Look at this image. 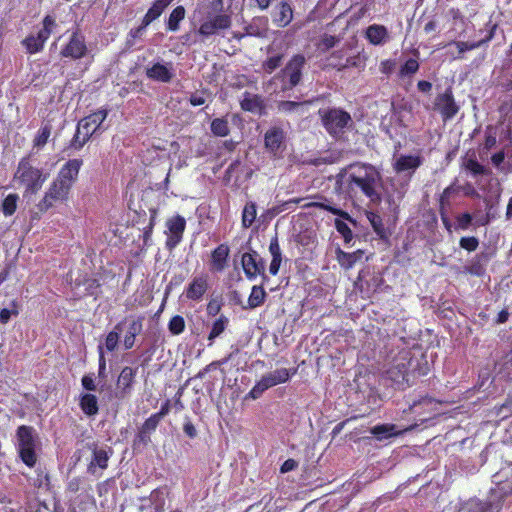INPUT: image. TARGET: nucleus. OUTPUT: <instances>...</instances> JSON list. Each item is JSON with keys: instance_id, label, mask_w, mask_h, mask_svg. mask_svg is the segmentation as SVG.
<instances>
[{"instance_id": "nucleus-26", "label": "nucleus", "mask_w": 512, "mask_h": 512, "mask_svg": "<svg viewBox=\"0 0 512 512\" xmlns=\"http://www.w3.org/2000/svg\"><path fill=\"white\" fill-rule=\"evenodd\" d=\"M229 257V247L226 244L218 245L211 253L210 270L222 272L226 266Z\"/></svg>"}, {"instance_id": "nucleus-6", "label": "nucleus", "mask_w": 512, "mask_h": 512, "mask_svg": "<svg viewBox=\"0 0 512 512\" xmlns=\"http://www.w3.org/2000/svg\"><path fill=\"white\" fill-rule=\"evenodd\" d=\"M210 8L217 14L207 16L198 29V33L202 36L208 37L216 34L218 31L227 30L232 25V17L229 13L223 12L224 1L212 0Z\"/></svg>"}, {"instance_id": "nucleus-55", "label": "nucleus", "mask_w": 512, "mask_h": 512, "mask_svg": "<svg viewBox=\"0 0 512 512\" xmlns=\"http://www.w3.org/2000/svg\"><path fill=\"white\" fill-rule=\"evenodd\" d=\"M100 287L101 284L97 279H88L86 281V291L87 294L90 296H94L95 298H97V296L100 293Z\"/></svg>"}, {"instance_id": "nucleus-34", "label": "nucleus", "mask_w": 512, "mask_h": 512, "mask_svg": "<svg viewBox=\"0 0 512 512\" xmlns=\"http://www.w3.org/2000/svg\"><path fill=\"white\" fill-rule=\"evenodd\" d=\"M172 1L173 0H155L142 19L144 24L150 25L153 21L158 19Z\"/></svg>"}, {"instance_id": "nucleus-23", "label": "nucleus", "mask_w": 512, "mask_h": 512, "mask_svg": "<svg viewBox=\"0 0 512 512\" xmlns=\"http://www.w3.org/2000/svg\"><path fill=\"white\" fill-rule=\"evenodd\" d=\"M423 163L420 155H401L393 163V169L396 173L411 171L414 173Z\"/></svg>"}, {"instance_id": "nucleus-62", "label": "nucleus", "mask_w": 512, "mask_h": 512, "mask_svg": "<svg viewBox=\"0 0 512 512\" xmlns=\"http://www.w3.org/2000/svg\"><path fill=\"white\" fill-rule=\"evenodd\" d=\"M183 431L184 433L191 439L195 438L197 436V430L194 426V424L187 419L183 425Z\"/></svg>"}, {"instance_id": "nucleus-18", "label": "nucleus", "mask_w": 512, "mask_h": 512, "mask_svg": "<svg viewBox=\"0 0 512 512\" xmlns=\"http://www.w3.org/2000/svg\"><path fill=\"white\" fill-rule=\"evenodd\" d=\"M240 107L245 112L257 114L259 116L266 115V103L262 95L253 94L245 91L240 101Z\"/></svg>"}, {"instance_id": "nucleus-52", "label": "nucleus", "mask_w": 512, "mask_h": 512, "mask_svg": "<svg viewBox=\"0 0 512 512\" xmlns=\"http://www.w3.org/2000/svg\"><path fill=\"white\" fill-rule=\"evenodd\" d=\"M419 70V62L414 58H409L401 66L399 74L401 77L410 76Z\"/></svg>"}, {"instance_id": "nucleus-57", "label": "nucleus", "mask_w": 512, "mask_h": 512, "mask_svg": "<svg viewBox=\"0 0 512 512\" xmlns=\"http://www.w3.org/2000/svg\"><path fill=\"white\" fill-rule=\"evenodd\" d=\"M495 409L498 416L502 415V418H507L512 411V398H507L502 405L496 406Z\"/></svg>"}, {"instance_id": "nucleus-8", "label": "nucleus", "mask_w": 512, "mask_h": 512, "mask_svg": "<svg viewBox=\"0 0 512 512\" xmlns=\"http://www.w3.org/2000/svg\"><path fill=\"white\" fill-rule=\"evenodd\" d=\"M319 115L324 128L330 135L343 133L352 121L350 114L340 108L320 109Z\"/></svg>"}, {"instance_id": "nucleus-5", "label": "nucleus", "mask_w": 512, "mask_h": 512, "mask_svg": "<svg viewBox=\"0 0 512 512\" xmlns=\"http://www.w3.org/2000/svg\"><path fill=\"white\" fill-rule=\"evenodd\" d=\"M17 452L21 461L33 468L38 460L36 447L38 436L32 426L20 425L16 430Z\"/></svg>"}, {"instance_id": "nucleus-39", "label": "nucleus", "mask_w": 512, "mask_h": 512, "mask_svg": "<svg viewBox=\"0 0 512 512\" xmlns=\"http://www.w3.org/2000/svg\"><path fill=\"white\" fill-rule=\"evenodd\" d=\"M267 293L262 285H254L248 297V308L255 309L264 304Z\"/></svg>"}, {"instance_id": "nucleus-59", "label": "nucleus", "mask_w": 512, "mask_h": 512, "mask_svg": "<svg viewBox=\"0 0 512 512\" xmlns=\"http://www.w3.org/2000/svg\"><path fill=\"white\" fill-rule=\"evenodd\" d=\"M337 231L342 236L344 243L349 245L354 238L352 230L350 226H336Z\"/></svg>"}, {"instance_id": "nucleus-4", "label": "nucleus", "mask_w": 512, "mask_h": 512, "mask_svg": "<svg viewBox=\"0 0 512 512\" xmlns=\"http://www.w3.org/2000/svg\"><path fill=\"white\" fill-rule=\"evenodd\" d=\"M14 180L24 188V196L36 194L47 180L42 169L34 167L28 157L20 159Z\"/></svg>"}, {"instance_id": "nucleus-46", "label": "nucleus", "mask_w": 512, "mask_h": 512, "mask_svg": "<svg viewBox=\"0 0 512 512\" xmlns=\"http://www.w3.org/2000/svg\"><path fill=\"white\" fill-rule=\"evenodd\" d=\"M464 272L477 277L483 276L485 273V267L481 261V257H474L470 263L464 267Z\"/></svg>"}, {"instance_id": "nucleus-61", "label": "nucleus", "mask_w": 512, "mask_h": 512, "mask_svg": "<svg viewBox=\"0 0 512 512\" xmlns=\"http://www.w3.org/2000/svg\"><path fill=\"white\" fill-rule=\"evenodd\" d=\"M482 42H456V46L460 54L478 48Z\"/></svg>"}, {"instance_id": "nucleus-63", "label": "nucleus", "mask_w": 512, "mask_h": 512, "mask_svg": "<svg viewBox=\"0 0 512 512\" xmlns=\"http://www.w3.org/2000/svg\"><path fill=\"white\" fill-rule=\"evenodd\" d=\"M221 303L216 300H211L207 304V314L210 316H216L221 310Z\"/></svg>"}, {"instance_id": "nucleus-33", "label": "nucleus", "mask_w": 512, "mask_h": 512, "mask_svg": "<svg viewBox=\"0 0 512 512\" xmlns=\"http://www.w3.org/2000/svg\"><path fill=\"white\" fill-rule=\"evenodd\" d=\"M370 433L379 441L398 436L402 433L395 424H378L370 429Z\"/></svg>"}, {"instance_id": "nucleus-12", "label": "nucleus", "mask_w": 512, "mask_h": 512, "mask_svg": "<svg viewBox=\"0 0 512 512\" xmlns=\"http://www.w3.org/2000/svg\"><path fill=\"white\" fill-rule=\"evenodd\" d=\"M143 321V316L129 315L118 322L122 323V342L125 350H130L135 346L137 336L143 331Z\"/></svg>"}, {"instance_id": "nucleus-58", "label": "nucleus", "mask_w": 512, "mask_h": 512, "mask_svg": "<svg viewBox=\"0 0 512 512\" xmlns=\"http://www.w3.org/2000/svg\"><path fill=\"white\" fill-rule=\"evenodd\" d=\"M277 214V209H267L258 217V224H268L277 216Z\"/></svg>"}, {"instance_id": "nucleus-40", "label": "nucleus", "mask_w": 512, "mask_h": 512, "mask_svg": "<svg viewBox=\"0 0 512 512\" xmlns=\"http://www.w3.org/2000/svg\"><path fill=\"white\" fill-rule=\"evenodd\" d=\"M185 8L181 5L175 7L169 15L168 21L166 23V28L168 31L176 32L179 30L180 22L185 18Z\"/></svg>"}, {"instance_id": "nucleus-50", "label": "nucleus", "mask_w": 512, "mask_h": 512, "mask_svg": "<svg viewBox=\"0 0 512 512\" xmlns=\"http://www.w3.org/2000/svg\"><path fill=\"white\" fill-rule=\"evenodd\" d=\"M185 327V320L181 315H175L169 320L168 330L172 335L182 334Z\"/></svg>"}, {"instance_id": "nucleus-1", "label": "nucleus", "mask_w": 512, "mask_h": 512, "mask_svg": "<svg viewBox=\"0 0 512 512\" xmlns=\"http://www.w3.org/2000/svg\"><path fill=\"white\" fill-rule=\"evenodd\" d=\"M381 182L380 172L368 163H352L342 168L335 177V192L351 200L361 197L375 203L380 201L377 190Z\"/></svg>"}, {"instance_id": "nucleus-49", "label": "nucleus", "mask_w": 512, "mask_h": 512, "mask_svg": "<svg viewBox=\"0 0 512 512\" xmlns=\"http://www.w3.org/2000/svg\"><path fill=\"white\" fill-rule=\"evenodd\" d=\"M284 55L278 54L275 56L268 57L265 61L262 63V69L267 74L273 73L277 68H279L282 64Z\"/></svg>"}, {"instance_id": "nucleus-25", "label": "nucleus", "mask_w": 512, "mask_h": 512, "mask_svg": "<svg viewBox=\"0 0 512 512\" xmlns=\"http://www.w3.org/2000/svg\"><path fill=\"white\" fill-rule=\"evenodd\" d=\"M459 191V187L455 186V184H451L450 186L446 187L443 190L442 194L440 195L439 210L443 224H451L450 219L448 217V211L450 209V200L454 195L458 194Z\"/></svg>"}, {"instance_id": "nucleus-3", "label": "nucleus", "mask_w": 512, "mask_h": 512, "mask_svg": "<svg viewBox=\"0 0 512 512\" xmlns=\"http://www.w3.org/2000/svg\"><path fill=\"white\" fill-rule=\"evenodd\" d=\"M82 166L83 160L79 158L69 159L61 166L56 177L44 193L43 198L37 204L40 212H46L69 200L71 191L78 181Z\"/></svg>"}, {"instance_id": "nucleus-24", "label": "nucleus", "mask_w": 512, "mask_h": 512, "mask_svg": "<svg viewBox=\"0 0 512 512\" xmlns=\"http://www.w3.org/2000/svg\"><path fill=\"white\" fill-rule=\"evenodd\" d=\"M208 290V282L206 277H195L189 283L185 290V296L192 301H200Z\"/></svg>"}, {"instance_id": "nucleus-48", "label": "nucleus", "mask_w": 512, "mask_h": 512, "mask_svg": "<svg viewBox=\"0 0 512 512\" xmlns=\"http://www.w3.org/2000/svg\"><path fill=\"white\" fill-rule=\"evenodd\" d=\"M19 315V302L17 300H12L10 302V308H3L0 310V323L7 324L11 316Z\"/></svg>"}, {"instance_id": "nucleus-19", "label": "nucleus", "mask_w": 512, "mask_h": 512, "mask_svg": "<svg viewBox=\"0 0 512 512\" xmlns=\"http://www.w3.org/2000/svg\"><path fill=\"white\" fill-rule=\"evenodd\" d=\"M108 116L107 109H99L88 116L82 118L77 126H79L85 136H91L100 128L101 124Z\"/></svg>"}, {"instance_id": "nucleus-53", "label": "nucleus", "mask_w": 512, "mask_h": 512, "mask_svg": "<svg viewBox=\"0 0 512 512\" xmlns=\"http://www.w3.org/2000/svg\"><path fill=\"white\" fill-rule=\"evenodd\" d=\"M465 169L470 171L474 176L487 174L485 166L480 164L476 159L470 158L465 162Z\"/></svg>"}, {"instance_id": "nucleus-35", "label": "nucleus", "mask_w": 512, "mask_h": 512, "mask_svg": "<svg viewBox=\"0 0 512 512\" xmlns=\"http://www.w3.org/2000/svg\"><path fill=\"white\" fill-rule=\"evenodd\" d=\"M122 334V323H116L113 329L107 333L104 345H102L103 350L105 349L108 353H113L117 350L120 342V337Z\"/></svg>"}, {"instance_id": "nucleus-37", "label": "nucleus", "mask_w": 512, "mask_h": 512, "mask_svg": "<svg viewBox=\"0 0 512 512\" xmlns=\"http://www.w3.org/2000/svg\"><path fill=\"white\" fill-rule=\"evenodd\" d=\"M274 383L269 377L268 374H265L261 377L259 381L252 387V389L247 393L245 399H253L256 400L262 396V394L268 390L269 388L274 387Z\"/></svg>"}, {"instance_id": "nucleus-41", "label": "nucleus", "mask_w": 512, "mask_h": 512, "mask_svg": "<svg viewBox=\"0 0 512 512\" xmlns=\"http://www.w3.org/2000/svg\"><path fill=\"white\" fill-rule=\"evenodd\" d=\"M211 133L216 137H226L230 134L229 122L226 117L214 118L210 123Z\"/></svg>"}, {"instance_id": "nucleus-30", "label": "nucleus", "mask_w": 512, "mask_h": 512, "mask_svg": "<svg viewBox=\"0 0 512 512\" xmlns=\"http://www.w3.org/2000/svg\"><path fill=\"white\" fill-rule=\"evenodd\" d=\"M79 407L88 417H94L99 412L98 399L91 393H83L80 395Z\"/></svg>"}, {"instance_id": "nucleus-36", "label": "nucleus", "mask_w": 512, "mask_h": 512, "mask_svg": "<svg viewBox=\"0 0 512 512\" xmlns=\"http://www.w3.org/2000/svg\"><path fill=\"white\" fill-rule=\"evenodd\" d=\"M269 252L272 256V260L269 265V272L271 275L275 276L278 274L282 262V252L277 237H274L271 240Z\"/></svg>"}, {"instance_id": "nucleus-16", "label": "nucleus", "mask_w": 512, "mask_h": 512, "mask_svg": "<svg viewBox=\"0 0 512 512\" xmlns=\"http://www.w3.org/2000/svg\"><path fill=\"white\" fill-rule=\"evenodd\" d=\"M137 375V368L125 366L120 371L116 380V397L118 399H124L128 397L133 390L135 379Z\"/></svg>"}, {"instance_id": "nucleus-56", "label": "nucleus", "mask_w": 512, "mask_h": 512, "mask_svg": "<svg viewBox=\"0 0 512 512\" xmlns=\"http://www.w3.org/2000/svg\"><path fill=\"white\" fill-rule=\"evenodd\" d=\"M171 409V402L170 400H166L162 403L160 410L156 413L151 414L150 416L153 417L158 423L161 422V420L169 414Z\"/></svg>"}, {"instance_id": "nucleus-64", "label": "nucleus", "mask_w": 512, "mask_h": 512, "mask_svg": "<svg viewBox=\"0 0 512 512\" xmlns=\"http://www.w3.org/2000/svg\"><path fill=\"white\" fill-rule=\"evenodd\" d=\"M81 384L83 388L87 391H95L96 384L94 379L90 375H84L81 379Z\"/></svg>"}, {"instance_id": "nucleus-38", "label": "nucleus", "mask_w": 512, "mask_h": 512, "mask_svg": "<svg viewBox=\"0 0 512 512\" xmlns=\"http://www.w3.org/2000/svg\"><path fill=\"white\" fill-rule=\"evenodd\" d=\"M186 226H168V231H165L167 235L166 248L169 251L174 250L183 238V233Z\"/></svg>"}, {"instance_id": "nucleus-42", "label": "nucleus", "mask_w": 512, "mask_h": 512, "mask_svg": "<svg viewBox=\"0 0 512 512\" xmlns=\"http://www.w3.org/2000/svg\"><path fill=\"white\" fill-rule=\"evenodd\" d=\"M19 196L16 193L8 194L2 201L1 210L6 216H11L17 209Z\"/></svg>"}, {"instance_id": "nucleus-22", "label": "nucleus", "mask_w": 512, "mask_h": 512, "mask_svg": "<svg viewBox=\"0 0 512 512\" xmlns=\"http://www.w3.org/2000/svg\"><path fill=\"white\" fill-rule=\"evenodd\" d=\"M273 23L279 27L284 28L288 26L293 20V9L288 1L282 0L275 8L272 14Z\"/></svg>"}, {"instance_id": "nucleus-29", "label": "nucleus", "mask_w": 512, "mask_h": 512, "mask_svg": "<svg viewBox=\"0 0 512 512\" xmlns=\"http://www.w3.org/2000/svg\"><path fill=\"white\" fill-rule=\"evenodd\" d=\"M336 260L338 261L339 265L345 269H351L363 256L364 252L360 249L348 253L344 252L342 249L337 248L336 251Z\"/></svg>"}, {"instance_id": "nucleus-7", "label": "nucleus", "mask_w": 512, "mask_h": 512, "mask_svg": "<svg viewBox=\"0 0 512 512\" xmlns=\"http://www.w3.org/2000/svg\"><path fill=\"white\" fill-rule=\"evenodd\" d=\"M56 26L55 18L51 15H46L42 20V28L37 34H30L21 41L26 53L32 55L41 52Z\"/></svg>"}, {"instance_id": "nucleus-51", "label": "nucleus", "mask_w": 512, "mask_h": 512, "mask_svg": "<svg viewBox=\"0 0 512 512\" xmlns=\"http://www.w3.org/2000/svg\"><path fill=\"white\" fill-rule=\"evenodd\" d=\"M51 135V126L49 124H46L42 126L33 141L34 147L41 148L43 147L47 142Z\"/></svg>"}, {"instance_id": "nucleus-11", "label": "nucleus", "mask_w": 512, "mask_h": 512, "mask_svg": "<svg viewBox=\"0 0 512 512\" xmlns=\"http://www.w3.org/2000/svg\"><path fill=\"white\" fill-rule=\"evenodd\" d=\"M88 54L85 36L77 29L73 31L68 42L62 46L60 55L71 60H80Z\"/></svg>"}, {"instance_id": "nucleus-27", "label": "nucleus", "mask_w": 512, "mask_h": 512, "mask_svg": "<svg viewBox=\"0 0 512 512\" xmlns=\"http://www.w3.org/2000/svg\"><path fill=\"white\" fill-rule=\"evenodd\" d=\"M109 459L110 455L107 450L98 448L97 445L94 444L92 449V459L87 466V471L90 474H94L97 467L102 470L106 469L108 467Z\"/></svg>"}, {"instance_id": "nucleus-14", "label": "nucleus", "mask_w": 512, "mask_h": 512, "mask_svg": "<svg viewBox=\"0 0 512 512\" xmlns=\"http://www.w3.org/2000/svg\"><path fill=\"white\" fill-rule=\"evenodd\" d=\"M241 263L243 271L249 280H253L257 276H262L264 281L268 279L265 274V262L256 251L244 253L241 258Z\"/></svg>"}, {"instance_id": "nucleus-21", "label": "nucleus", "mask_w": 512, "mask_h": 512, "mask_svg": "<svg viewBox=\"0 0 512 512\" xmlns=\"http://www.w3.org/2000/svg\"><path fill=\"white\" fill-rule=\"evenodd\" d=\"M364 36L374 46H382L390 40L388 29L381 24L369 25L364 32Z\"/></svg>"}, {"instance_id": "nucleus-15", "label": "nucleus", "mask_w": 512, "mask_h": 512, "mask_svg": "<svg viewBox=\"0 0 512 512\" xmlns=\"http://www.w3.org/2000/svg\"><path fill=\"white\" fill-rule=\"evenodd\" d=\"M285 132L281 127H271L264 134V146L274 158H282L285 150Z\"/></svg>"}, {"instance_id": "nucleus-60", "label": "nucleus", "mask_w": 512, "mask_h": 512, "mask_svg": "<svg viewBox=\"0 0 512 512\" xmlns=\"http://www.w3.org/2000/svg\"><path fill=\"white\" fill-rule=\"evenodd\" d=\"M395 66H396L395 60L386 59V60L381 61L379 70L382 74L390 75L394 71Z\"/></svg>"}, {"instance_id": "nucleus-45", "label": "nucleus", "mask_w": 512, "mask_h": 512, "mask_svg": "<svg viewBox=\"0 0 512 512\" xmlns=\"http://www.w3.org/2000/svg\"><path fill=\"white\" fill-rule=\"evenodd\" d=\"M295 373V370L292 372L287 368H280L276 369L275 371H272L270 373H267L271 380L273 381L274 385L283 384L289 381L291 376Z\"/></svg>"}, {"instance_id": "nucleus-2", "label": "nucleus", "mask_w": 512, "mask_h": 512, "mask_svg": "<svg viewBox=\"0 0 512 512\" xmlns=\"http://www.w3.org/2000/svg\"><path fill=\"white\" fill-rule=\"evenodd\" d=\"M387 377L396 384L410 385L411 377L425 376L430 367L424 354L408 347L402 340L387 355Z\"/></svg>"}, {"instance_id": "nucleus-47", "label": "nucleus", "mask_w": 512, "mask_h": 512, "mask_svg": "<svg viewBox=\"0 0 512 512\" xmlns=\"http://www.w3.org/2000/svg\"><path fill=\"white\" fill-rule=\"evenodd\" d=\"M257 219V207L252 201L247 202L242 211V224H253Z\"/></svg>"}, {"instance_id": "nucleus-43", "label": "nucleus", "mask_w": 512, "mask_h": 512, "mask_svg": "<svg viewBox=\"0 0 512 512\" xmlns=\"http://www.w3.org/2000/svg\"><path fill=\"white\" fill-rule=\"evenodd\" d=\"M90 138L91 136H85L83 130L79 126H77L76 131L72 139L70 140L68 147L75 151H79L90 140Z\"/></svg>"}, {"instance_id": "nucleus-54", "label": "nucleus", "mask_w": 512, "mask_h": 512, "mask_svg": "<svg viewBox=\"0 0 512 512\" xmlns=\"http://www.w3.org/2000/svg\"><path fill=\"white\" fill-rule=\"evenodd\" d=\"M459 245L461 248L467 250L468 252L475 251L479 245V241L476 237H462L460 239Z\"/></svg>"}, {"instance_id": "nucleus-31", "label": "nucleus", "mask_w": 512, "mask_h": 512, "mask_svg": "<svg viewBox=\"0 0 512 512\" xmlns=\"http://www.w3.org/2000/svg\"><path fill=\"white\" fill-rule=\"evenodd\" d=\"M229 323V318L224 314H221L213 321L207 336L208 346H212L216 338L220 337L225 332L229 326Z\"/></svg>"}, {"instance_id": "nucleus-13", "label": "nucleus", "mask_w": 512, "mask_h": 512, "mask_svg": "<svg viewBox=\"0 0 512 512\" xmlns=\"http://www.w3.org/2000/svg\"><path fill=\"white\" fill-rule=\"evenodd\" d=\"M434 110L440 113L444 122L453 119L458 114L460 107L455 101L451 87L446 88L443 93L436 96L434 100Z\"/></svg>"}, {"instance_id": "nucleus-44", "label": "nucleus", "mask_w": 512, "mask_h": 512, "mask_svg": "<svg viewBox=\"0 0 512 512\" xmlns=\"http://www.w3.org/2000/svg\"><path fill=\"white\" fill-rule=\"evenodd\" d=\"M232 358H233V353H230L226 357H224L220 360L212 361L211 363L206 365L203 369H201L192 379L204 378L208 372H210L212 370H216L218 367L228 363Z\"/></svg>"}, {"instance_id": "nucleus-20", "label": "nucleus", "mask_w": 512, "mask_h": 512, "mask_svg": "<svg viewBox=\"0 0 512 512\" xmlns=\"http://www.w3.org/2000/svg\"><path fill=\"white\" fill-rule=\"evenodd\" d=\"M145 74L147 78L163 83H169L174 76L171 63L162 64L159 62L154 63L151 67H148Z\"/></svg>"}, {"instance_id": "nucleus-17", "label": "nucleus", "mask_w": 512, "mask_h": 512, "mask_svg": "<svg viewBox=\"0 0 512 512\" xmlns=\"http://www.w3.org/2000/svg\"><path fill=\"white\" fill-rule=\"evenodd\" d=\"M158 423L153 417L149 416L143 424L138 428L134 436L132 447L134 450L140 447H147L151 443V435L156 431Z\"/></svg>"}, {"instance_id": "nucleus-28", "label": "nucleus", "mask_w": 512, "mask_h": 512, "mask_svg": "<svg viewBox=\"0 0 512 512\" xmlns=\"http://www.w3.org/2000/svg\"><path fill=\"white\" fill-rule=\"evenodd\" d=\"M245 35L263 38L267 36L268 19L267 17H255L244 28Z\"/></svg>"}, {"instance_id": "nucleus-32", "label": "nucleus", "mask_w": 512, "mask_h": 512, "mask_svg": "<svg viewBox=\"0 0 512 512\" xmlns=\"http://www.w3.org/2000/svg\"><path fill=\"white\" fill-rule=\"evenodd\" d=\"M296 243L310 247L317 242V233L313 226H300V230L293 234Z\"/></svg>"}, {"instance_id": "nucleus-10", "label": "nucleus", "mask_w": 512, "mask_h": 512, "mask_svg": "<svg viewBox=\"0 0 512 512\" xmlns=\"http://www.w3.org/2000/svg\"><path fill=\"white\" fill-rule=\"evenodd\" d=\"M129 217L132 224H144L147 222L149 225H152L155 221L156 209L154 206L144 202L143 195L141 198L132 196L129 201Z\"/></svg>"}, {"instance_id": "nucleus-9", "label": "nucleus", "mask_w": 512, "mask_h": 512, "mask_svg": "<svg viewBox=\"0 0 512 512\" xmlns=\"http://www.w3.org/2000/svg\"><path fill=\"white\" fill-rule=\"evenodd\" d=\"M305 65L306 59L304 55L295 54L291 57L285 67L277 75L284 83L283 90L293 89L300 84Z\"/></svg>"}]
</instances>
